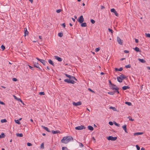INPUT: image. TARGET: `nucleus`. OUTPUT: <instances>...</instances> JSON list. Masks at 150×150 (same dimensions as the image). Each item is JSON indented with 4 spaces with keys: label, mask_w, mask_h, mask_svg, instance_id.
Returning a JSON list of instances; mask_svg holds the SVG:
<instances>
[{
    "label": "nucleus",
    "mask_w": 150,
    "mask_h": 150,
    "mask_svg": "<svg viewBox=\"0 0 150 150\" xmlns=\"http://www.w3.org/2000/svg\"><path fill=\"white\" fill-rule=\"evenodd\" d=\"M73 140V138L71 136H68L64 137L61 140V142L62 143L66 144L71 141V140Z\"/></svg>",
    "instance_id": "nucleus-1"
},
{
    "label": "nucleus",
    "mask_w": 150,
    "mask_h": 150,
    "mask_svg": "<svg viewBox=\"0 0 150 150\" xmlns=\"http://www.w3.org/2000/svg\"><path fill=\"white\" fill-rule=\"evenodd\" d=\"M114 85L109 86V87L110 89L113 90H114V92L116 93L117 92V93H119V88L116 85L114 84Z\"/></svg>",
    "instance_id": "nucleus-2"
},
{
    "label": "nucleus",
    "mask_w": 150,
    "mask_h": 150,
    "mask_svg": "<svg viewBox=\"0 0 150 150\" xmlns=\"http://www.w3.org/2000/svg\"><path fill=\"white\" fill-rule=\"evenodd\" d=\"M107 139L108 140H111V141H114L117 139V137H113L112 136H109V137H107Z\"/></svg>",
    "instance_id": "nucleus-3"
},
{
    "label": "nucleus",
    "mask_w": 150,
    "mask_h": 150,
    "mask_svg": "<svg viewBox=\"0 0 150 150\" xmlns=\"http://www.w3.org/2000/svg\"><path fill=\"white\" fill-rule=\"evenodd\" d=\"M71 79H65L64 80V81L65 82H67L69 83H72V84H74L75 83V82L73 80H71Z\"/></svg>",
    "instance_id": "nucleus-4"
},
{
    "label": "nucleus",
    "mask_w": 150,
    "mask_h": 150,
    "mask_svg": "<svg viewBox=\"0 0 150 150\" xmlns=\"http://www.w3.org/2000/svg\"><path fill=\"white\" fill-rule=\"evenodd\" d=\"M36 59L40 61L43 64V65H46V63H47V62L45 61V60L40 59L37 57H36Z\"/></svg>",
    "instance_id": "nucleus-5"
},
{
    "label": "nucleus",
    "mask_w": 150,
    "mask_h": 150,
    "mask_svg": "<svg viewBox=\"0 0 150 150\" xmlns=\"http://www.w3.org/2000/svg\"><path fill=\"white\" fill-rule=\"evenodd\" d=\"M34 66L35 67L37 68H38L41 71H43L45 70L43 69H41L39 66V64L38 63H35L34 64Z\"/></svg>",
    "instance_id": "nucleus-6"
},
{
    "label": "nucleus",
    "mask_w": 150,
    "mask_h": 150,
    "mask_svg": "<svg viewBox=\"0 0 150 150\" xmlns=\"http://www.w3.org/2000/svg\"><path fill=\"white\" fill-rule=\"evenodd\" d=\"M75 129L76 130H82L83 129H85L86 127L84 125H81L80 126H78L75 127Z\"/></svg>",
    "instance_id": "nucleus-7"
},
{
    "label": "nucleus",
    "mask_w": 150,
    "mask_h": 150,
    "mask_svg": "<svg viewBox=\"0 0 150 150\" xmlns=\"http://www.w3.org/2000/svg\"><path fill=\"white\" fill-rule=\"evenodd\" d=\"M77 20L80 23H83L84 21V18L83 16L81 15L80 16L79 18H78Z\"/></svg>",
    "instance_id": "nucleus-8"
},
{
    "label": "nucleus",
    "mask_w": 150,
    "mask_h": 150,
    "mask_svg": "<svg viewBox=\"0 0 150 150\" xmlns=\"http://www.w3.org/2000/svg\"><path fill=\"white\" fill-rule=\"evenodd\" d=\"M110 11L111 12L114 13L115 14L116 16H118V14L117 13L116 11L115 10V9L114 8H111L110 9Z\"/></svg>",
    "instance_id": "nucleus-9"
},
{
    "label": "nucleus",
    "mask_w": 150,
    "mask_h": 150,
    "mask_svg": "<svg viewBox=\"0 0 150 150\" xmlns=\"http://www.w3.org/2000/svg\"><path fill=\"white\" fill-rule=\"evenodd\" d=\"M73 104L75 106H77L78 105H81V101H79L77 103H76L74 102H73Z\"/></svg>",
    "instance_id": "nucleus-10"
},
{
    "label": "nucleus",
    "mask_w": 150,
    "mask_h": 150,
    "mask_svg": "<svg viewBox=\"0 0 150 150\" xmlns=\"http://www.w3.org/2000/svg\"><path fill=\"white\" fill-rule=\"evenodd\" d=\"M117 41L118 43L121 45H122L123 41L121 40L120 38L119 37H117Z\"/></svg>",
    "instance_id": "nucleus-11"
},
{
    "label": "nucleus",
    "mask_w": 150,
    "mask_h": 150,
    "mask_svg": "<svg viewBox=\"0 0 150 150\" xmlns=\"http://www.w3.org/2000/svg\"><path fill=\"white\" fill-rule=\"evenodd\" d=\"M24 36H25L26 35H28L29 34V32L27 30V29L26 28H24Z\"/></svg>",
    "instance_id": "nucleus-12"
},
{
    "label": "nucleus",
    "mask_w": 150,
    "mask_h": 150,
    "mask_svg": "<svg viewBox=\"0 0 150 150\" xmlns=\"http://www.w3.org/2000/svg\"><path fill=\"white\" fill-rule=\"evenodd\" d=\"M117 81L120 83L122 82V80H123L120 76H119L117 77Z\"/></svg>",
    "instance_id": "nucleus-13"
},
{
    "label": "nucleus",
    "mask_w": 150,
    "mask_h": 150,
    "mask_svg": "<svg viewBox=\"0 0 150 150\" xmlns=\"http://www.w3.org/2000/svg\"><path fill=\"white\" fill-rule=\"evenodd\" d=\"M55 59L57 60L58 61L61 62L62 61V59L57 56H55L54 57Z\"/></svg>",
    "instance_id": "nucleus-14"
},
{
    "label": "nucleus",
    "mask_w": 150,
    "mask_h": 150,
    "mask_svg": "<svg viewBox=\"0 0 150 150\" xmlns=\"http://www.w3.org/2000/svg\"><path fill=\"white\" fill-rule=\"evenodd\" d=\"M48 62H49V63L52 65V66L54 67H55V64H54V62H53L50 59L49 60H48Z\"/></svg>",
    "instance_id": "nucleus-15"
},
{
    "label": "nucleus",
    "mask_w": 150,
    "mask_h": 150,
    "mask_svg": "<svg viewBox=\"0 0 150 150\" xmlns=\"http://www.w3.org/2000/svg\"><path fill=\"white\" fill-rule=\"evenodd\" d=\"M122 127L123 128V129L124 130L125 132L127 133L128 132L127 131L126 125H124Z\"/></svg>",
    "instance_id": "nucleus-16"
},
{
    "label": "nucleus",
    "mask_w": 150,
    "mask_h": 150,
    "mask_svg": "<svg viewBox=\"0 0 150 150\" xmlns=\"http://www.w3.org/2000/svg\"><path fill=\"white\" fill-rule=\"evenodd\" d=\"M52 132L53 134H56L58 133H60V131L59 130L54 131L52 130Z\"/></svg>",
    "instance_id": "nucleus-17"
},
{
    "label": "nucleus",
    "mask_w": 150,
    "mask_h": 150,
    "mask_svg": "<svg viewBox=\"0 0 150 150\" xmlns=\"http://www.w3.org/2000/svg\"><path fill=\"white\" fill-rule=\"evenodd\" d=\"M130 87L128 86H124L122 87V89L124 90H126L129 88Z\"/></svg>",
    "instance_id": "nucleus-18"
},
{
    "label": "nucleus",
    "mask_w": 150,
    "mask_h": 150,
    "mask_svg": "<svg viewBox=\"0 0 150 150\" xmlns=\"http://www.w3.org/2000/svg\"><path fill=\"white\" fill-rule=\"evenodd\" d=\"M123 68L122 67H120L119 69L117 68H115V70L116 71H121L123 70Z\"/></svg>",
    "instance_id": "nucleus-19"
},
{
    "label": "nucleus",
    "mask_w": 150,
    "mask_h": 150,
    "mask_svg": "<svg viewBox=\"0 0 150 150\" xmlns=\"http://www.w3.org/2000/svg\"><path fill=\"white\" fill-rule=\"evenodd\" d=\"M138 60L139 61H140V62L142 63H144L146 62L143 59L139 58L138 59Z\"/></svg>",
    "instance_id": "nucleus-20"
},
{
    "label": "nucleus",
    "mask_w": 150,
    "mask_h": 150,
    "mask_svg": "<svg viewBox=\"0 0 150 150\" xmlns=\"http://www.w3.org/2000/svg\"><path fill=\"white\" fill-rule=\"evenodd\" d=\"M42 127H43V129H45L47 131L49 132H50V131L49 129L47 127H45V126H42Z\"/></svg>",
    "instance_id": "nucleus-21"
},
{
    "label": "nucleus",
    "mask_w": 150,
    "mask_h": 150,
    "mask_svg": "<svg viewBox=\"0 0 150 150\" xmlns=\"http://www.w3.org/2000/svg\"><path fill=\"white\" fill-rule=\"evenodd\" d=\"M121 76V77H122V79H123V80L125 79H127V76H125L123 74H122L121 75H120Z\"/></svg>",
    "instance_id": "nucleus-22"
},
{
    "label": "nucleus",
    "mask_w": 150,
    "mask_h": 150,
    "mask_svg": "<svg viewBox=\"0 0 150 150\" xmlns=\"http://www.w3.org/2000/svg\"><path fill=\"white\" fill-rule=\"evenodd\" d=\"M88 128L89 130L91 131H93L94 129L93 127L91 126H88Z\"/></svg>",
    "instance_id": "nucleus-23"
},
{
    "label": "nucleus",
    "mask_w": 150,
    "mask_h": 150,
    "mask_svg": "<svg viewBox=\"0 0 150 150\" xmlns=\"http://www.w3.org/2000/svg\"><path fill=\"white\" fill-rule=\"evenodd\" d=\"M134 50L137 52H140L141 51L140 50L139 48L137 47H136L134 49Z\"/></svg>",
    "instance_id": "nucleus-24"
},
{
    "label": "nucleus",
    "mask_w": 150,
    "mask_h": 150,
    "mask_svg": "<svg viewBox=\"0 0 150 150\" xmlns=\"http://www.w3.org/2000/svg\"><path fill=\"white\" fill-rule=\"evenodd\" d=\"M81 26L82 27H85L86 26L87 24L86 23H81Z\"/></svg>",
    "instance_id": "nucleus-25"
},
{
    "label": "nucleus",
    "mask_w": 150,
    "mask_h": 150,
    "mask_svg": "<svg viewBox=\"0 0 150 150\" xmlns=\"http://www.w3.org/2000/svg\"><path fill=\"white\" fill-rule=\"evenodd\" d=\"M23 134L22 133H16V136L17 137H22L23 136Z\"/></svg>",
    "instance_id": "nucleus-26"
},
{
    "label": "nucleus",
    "mask_w": 150,
    "mask_h": 150,
    "mask_svg": "<svg viewBox=\"0 0 150 150\" xmlns=\"http://www.w3.org/2000/svg\"><path fill=\"white\" fill-rule=\"evenodd\" d=\"M58 35L59 37H62L63 36V33L62 32L59 33H58Z\"/></svg>",
    "instance_id": "nucleus-27"
},
{
    "label": "nucleus",
    "mask_w": 150,
    "mask_h": 150,
    "mask_svg": "<svg viewBox=\"0 0 150 150\" xmlns=\"http://www.w3.org/2000/svg\"><path fill=\"white\" fill-rule=\"evenodd\" d=\"M5 135L4 133H1V134L0 135V138H3L4 137Z\"/></svg>",
    "instance_id": "nucleus-28"
},
{
    "label": "nucleus",
    "mask_w": 150,
    "mask_h": 150,
    "mask_svg": "<svg viewBox=\"0 0 150 150\" xmlns=\"http://www.w3.org/2000/svg\"><path fill=\"white\" fill-rule=\"evenodd\" d=\"M142 134H143V132H138L134 133V135L135 136L136 135H139Z\"/></svg>",
    "instance_id": "nucleus-29"
},
{
    "label": "nucleus",
    "mask_w": 150,
    "mask_h": 150,
    "mask_svg": "<svg viewBox=\"0 0 150 150\" xmlns=\"http://www.w3.org/2000/svg\"><path fill=\"white\" fill-rule=\"evenodd\" d=\"M109 108L110 109H112V110H114V111H117V109L116 108H115L114 107H112V106H110V107Z\"/></svg>",
    "instance_id": "nucleus-30"
},
{
    "label": "nucleus",
    "mask_w": 150,
    "mask_h": 150,
    "mask_svg": "<svg viewBox=\"0 0 150 150\" xmlns=\"http://www.w3.org/2000/svg\"><path fill=\"white\" fill-rule=\"evenodd\" d=\"M125 103L129 106H131L132 105V103L131 102H125Z\"/></svg>",
    "instance_id": "nucleus-31"
},
{
    "label": "nucleus",
    "mask_w": 150,
    "mask_h": 150,
    "mask_svg": "<svg viewBox=\"0 0 150 150\" xmlns=\"http://www.w3.org/2000/svg\"><path fill=\"white\" fill-rule=\"evenodd\" d=\"M64 75L67 76V77L69 78V79H71V75H68L67 74H64Z\"/></svg>",
    "instance_id": "nucleus-32"
},
{
    "label": "nucleus",
    "mask_w": 150,
    "mask_h": 150,
    "mask_svg": "<svg viewBox=\"0 0 150 150\" xmlns=\"http://www.w3.org/2000/svg\"><path fill=\"white\" fill-rule=\"evenodd\" d=\"M15 122L16 123L18 124H21L19 120H15Z\"/></svg>",
    "instance_id": "nucleus-33"
},
{
    "label": "nucleus",
    "mask_w": 150,
    "mask_h": 150,
    "mask_svg": "<svg viewBox=\"0 0 150 150\" xmlns=\"http://www.w3.org/2000/svg\"><path fill=\"white\" fill-rule=\"evenodd\" d=\"M1 123L5 122H7V120L5 119H2L1 120Z\"/></svg>",
    "instance_id": "nucleus-34"
},
{
    "label": "nucleus",
    "mask_w": 150,
    "mask_h": 150,
    "mask_svg": "<svg viewBox=\"0 0 150 150\" xmlns=\"http://www.w3.org/2000/svg\"><path fill=\"white\" fill-rule=\"evenodd\" d=\"M109 86H111V85H113V86H115L114 85V84L113 83H112L111 81L110 80H109Z\"/></svg>",
    "instance_id": "nucleus-35"
},
{
    "label": "nucleus",
    "mask_w": 150,
    "mask_h": 150,
    "mask_svg": "<svg viewBox=\"0 0 150 150\" xmlns=\"http://www.w3.org/2000/svg\"><path fill=\"white\" fill-rule=\"evenodd\" d=\"M40 148L41 149H43L44 148V143H42L41 144V146H40Z\"/></svg>",
    "instance_id": "nucleus-36"
},
{
    "label": "nucleus",
    "mask_w": 150,
    "mask_h": 150,
    "mask_svg": "<svg viewBox=\"0 0 150 150\" xmlns=\"http://www.w3.org/2000/svg\"><path fill=\"white\" fill-rule=\"evenodd\" d=\"M1 48L3 50H5V47L3 45H1Z\"/></svg>",
    "instance_id": "nucleus-37"
},
{
    "label": "nucleus",
    "mask_w": 150,
    "mask_h": 150,
    "mask_svg": "<svg viewBox=\"0 0 150 150\" xmlns=\"http://www.w3.org/2000/svg\"><path fill=\"white\" fill-rule=\"evenodd\" d=\"M114 92H108V93L110 95H113L114 94Z\"/></svg>",
    "instance_id": "nucleus-38"
},
{
    "label": "nucleus",
    "mask_w": 150,
    "mask_h": 150,
    "mask_svg": "<svg viewBox=\"0 0 150 150\" xmlns=\"http://www.w3.org/2000/svg\"><path fill=\"white\" fill-rule=\"evenodd\" d=\"M108 30L109 31V32H110L112 34L113 33V30H112V29L110 28H109L108 29Z\"/></svg>",
    "instance_id": "nucleus-39"
},
{
    "label": "nucleus",
    "mask_w": 150,
    "mask_h": 150,
    "mask_svg": "<svg viewBox=\"0 0 150 150\" xmlns=\"http://www.w3.org/2000/svg\"><path fill=\"white\" fill-rule=\"evenodd\" d=\"M145 35L146 37L150 38V34L146 33Z\"/></svg>",
    "instance_id": "nucleus-40"
},
{
    "label": "nucleus",
    "mask_w": 150,
    "mask_h": 150,
    "mask_svg": "<svg viewBox=\"0 0 150 150\" xmlns=\"http://www.w3.org/2000/svg\"><path fill=\"white\" fill-rule=\"evenodd\" d=\"M100 50V47L97 48L95 49V51L96 52H98Z\"/></svg>",
    "instance_id": "nucleus-41"
},
{
    "label": "nucleus",
    "mask_w": 150,
    "mask_h": 150,
    "mask_svg": "<svg viewBox=\"0 0 150 150\" xmlns=\"http://www.w3.org/2000/svg\"><path fill=\"white\" fill-rule=\"evenodd\" d=\"M62 10L61 9H58V10H56V12L57 13H59L61 11H62Z\"/></svg>",
    "instance_id": "nucleus-42"
},
{
    "label": "nucleus",
    "mask_w": 150,
    "mask_h": 150,
    "mask_svg": "<svg viewBox=\"0 0 150 150\" xmlns=\"http://www.w3.org/2000/svg\"><path fill=\"white\" fill-rule=\"evenodd\" d=\"M125 67L126 68H130L131 67V66L130 64H128V65H126L125 66Z\"/></svg>",
    "instance_id": "nucleus-43"
},
{
    "label": "nucleus",
    "mask_w": 150,
    "mask_h": 150,
    "mask_svg": "<svg viewBox=\"0 0 150 150\" xmlns=\"http://www.w3.org/2000/svg\"><path fill=\"white\" fill-rule=\"evenodd\" d=\"M90 21L91 23L92 24H94L95 22V21L92 19H91Z\"/></svg>",
    "instance_id": "nucleus-44"
},
{
    "label": "nucleus",
    "mask_w": 150,
    "mask_h": 150,
    "mask_svg": "<svg viewBox=\"0 0 150 150\" xmlns=\"http://www.w3.org/2000/svg\"><path fill=\"white\" fill-rule=\"evenodd\" d=\"M40 95H45V93L44 92H41L39 93Z\"/></svg>",
    "instance_id": "nucleus-45"
},
{
    "label": "nucleus",
    "mask_w": 150,
    "mask_h": 150,
    "mask_svg": "<svg viewBox=\"0 0 150 150\" xmlns=\"http://www.w3.org/2000/svg\"><path fill=\"white\" fill-rule=\"evenodd\" d=\"M136 147L137 148V149L138 150H139L140 149V147L137 145H136Z\"/></svg>",
    "instance_id": "nucleus-46"
},
{
    "label": "nucleus",
    "mask_w": 150,
    "mask_h": 150,
    "mask_svg": "<svg viewBox=\"0 0 150 150\" xmlns=\"http://www.w3.org/2000/svg\"><path fill=\"white\" fill-rule=\"evenodd\" d=\"M62 150H67V148L66 147H62Z\"/></svg>",
    "instance_id": "nucleus-47"
},
{
    "label": "nucleus",
    "mask_w": 150,
    "mask_h": 150,
    "mask_svg": "<svg viewBox=\"0 0 150 150\" xmlns=\"http://www.w3.org/2000/svg\"><path fill=\"white\" fill-rule=\"evenodd\" d=\"M114 124L117 127H119L120 126V125L119 124L115 122H114Z\"/></svg>",
    "instance_id": "nucleus-48"
},
{
    "label": "nucleus",
    "mask_w": 150,
    "mask_h": 150,
    "mask_svg": "<svg viewBox=\"0 0 150 150\" xmlns=\"http://www.w3.org/2000/svg\"><path fill=\"white\" fill-rule=\"evenodd\" d=\"M79 146H80V147H83V145L81 143L79 142Z\"/></svg>",
    "instance_id": "nucleus-49"
},
{
    "label": "nucleus",
    "mask_w": 150,
    "mask_h": 150,
    "mask_svg": "<svg viewBox=\"0 0 150 150\" xmlns=\"http://www.w3.org/2000/svg\"><path fill=\"white\" fill-rule=\"evenodd\" d=\"M27 145L28 146H31L32 145V144L31 143H29V142H28L27 143Z\"/></svg>",
    "instance_id": "nucleus-50"
},
{
    "label": "nucleus",
    "mask_w": 150,
    "mask_h": 150,
    "mask_svg": "<svg viewBox=\"0 0 150 150\" xmlns=\"http://www.w3.org/2000/svg\"><path fill=\"white\" fill-rule=\"evenodd\" d=\"M61 25L62 26L64 27V28H65L66 26V25H65V23H62V24Z\"/></svg>",
    "instance_id": "nucleus-51"
},
{
    "label": "nucleus",
    "mask_w": 150,
    "mask_h": 150,
    "mask_svg": "<svg viewBox=\"0 0 150 150\" xmlns=\"http://www.w3.org/2000/svg\"><path fill=\"white\" fill-rule=\"evenodd\" d=\"M71 79H75L76 81H77V80L76 79V78L74 76H71Z\"/></svg>",
    "instance_id": "nucleus-52"
},
{
    "label": "nucleus",
    "mask_w": 150,
    "mask_h": 150,
    "mask_svg": "<svg viewBox=\"0 0 150 150\" xmlns=\"http://www.w3.org/2000/svg\"><path fill=\"white\" fill-rule=\"evenodd\" d=\"M12 80L13 81H17V79L16 78H13L12 79Z\"/></svg>",
    "instance_id": "nucleus-53"
},
{
    "label": "nucleus",
    "mask_w": 150,
    "mask_h": 150,
    "mask_svg": "<svg viewBox=\"0 0 150 150\" xmlns=\"http://www.w3.org/2000/svg\"><path fill=\"white\" fill-rule=\"evenodd\" d=\"M88 90L90 91H91V92H93V93H95V92L94 91H93V90H92V89H91V88H88Z\"/></svg>",
    "instance_id": "nucleus-54"
},
{
    "label": "nucleus",
    "mask_w": 150,
    "mask_h": 150,
    "mask_svg": "<svg viewBox=\"0 0 150 150\" xmlns=\"http://www.w3.org/2000/svg\"><path fill=\"white\" fill-rule=\"evenodd\" d=\"M128 117L129 119V120H131V121H133L134 120V119H132V117L130 116H129Z\"/></svg>",
    "instance_id": "nucleus-55"
},
{
    "label": "nucleus",
    "mask_w": 150,
    "mask_h": 150,
    "mask_svg": "<svg viewBox=\"0 0 150 150\" xmlns=\"http://www.w3.org/2000/svg\"><path fill=\"white\" fill-rule=\"evenodd\" d=\"M109 124L110 125H113V123L111 121L109 122Z\"/></svg>",
    "instance_id": "nucleus-56"
},
{
    "label": "nucleus",
    "mask_w": 150,
    "mask_h": 150,
    "mask_svg": "<svg viewBox=\"0 0 150 150\" xmlns=\"http://www.w3.org/2000/svg\"><path fill=\"white\" fill-rule=\"evenodd\" d=\"M29 67L30 68V69H32V70H34V68L33 67H31V66H29Z\"/></svg>",
    "instance_id": "nucleus-57"
},
{
    "label": "nucleus",
    "mask_w": 150,
    "mask_h": 150,
    "mask_svg": "<svg viewBox=\"0 0 150 150\" xmlns=\"http://www.w3.org/2000/svg\"><path fill=\"white\" fill-rule=\"evenodd\" d=\"M18 101H20L21 103H23V101L21 100L19 98L18 99Z\"/></svg>",
    "instance_id": "nucleus-58"
},
{
    "label": "nucleus",
    "mask_w": 150,
    "mask_h": 150,
    "mask_svg": "<svg viewBox=\"0 0 150 150\" xmlns=\"http://www.w3.org/2000/svg\"><path fill=\"white\" fill-rule=\"evenodd\" d=\"M124 52L125 53H128L129 52V51L127 50H125L124 51Z\"/></svg>",
    "instance_id": "nucleus-59"
},
{
    "label": "nucleus",
    "mask_w": 150,
    "mask_h": 150,
    "mask_svg": "<svg viewBox=\"0 0 150 150\" xmlns=\"http://www.w3.org/2000/svg\"><path fill=\"white\" fill-rule=\"evenodd\" d=\"M0 104L2 105H4L5 104V103L3 102L2 101H0Z\"/></svg>",
    "instance_id": "nucleus-60"
},
{
    "label": "nucleus",
    "mask_w": 150,
    "mask_h": 150,
    "mask_svg": "<svg viewBox=\"0 0 150 150\" xmlns=\"http://www.w3.org/2000/svg\"><path fill=\"white\" fill-rule=\"evenodd\" d=\"M135 40L136 43H138L139 42L138 40L137 39L135 38Z\"/></svg>",
    "instance_id": "nucleus-61"
},
{
    "label": "nucleus",
    "mask_w": 150,
    "mask_h": 150,
    "mask_svg": "<svg viewBox=\"0 0 150 150\" xmlns=\"http://www.w3.org/2000/svg\"><path fill=\"white\" fill-rule=\"evenodd\" d=\"M92 140H93L94 141V142H96V139L94 137H92Z\"/></svg>",
    "instance_id": "nucleus-62"
},
{
    "label": "nucleus",
    "mask_w": 150,
    "mask_h": 150,
    "mask_svg": "<svg viewBox=\"0 0 150 150\" xmlns=\"http://www.w3.org/2000/svg\"><path fill=\"white\" fill-rule=\"evenodd\" d=\"M13 97H14V98L15 99H16L17 100H18V99H19V98H17L16 96H15L14 95H13Z\"/></svg>",
    "instance_id": "nucleus-63"
},
{
    "label": "nucleus",
    "mask_w": 150,
    "mask_h": 150,
    "mask_svg": "<svg viewBox=\"0 0 150 150\" xmlns=\"http://www.w3.org/2000/svg\"><path fill=\"white\" fill-rule=\"evenodd\" d=\"M105 7L101 5V9H103L105 8Z\"/></svg>",
    "instance_id": "nucleus-64"
}]
</instances>
